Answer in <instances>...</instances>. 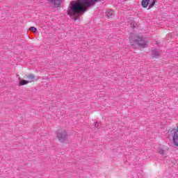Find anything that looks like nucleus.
I'll return each mask as SVG.
<instances>
[{
    "instance_id": "nucleus-1",
    "label": "nucleus",
    "mask_w": 178,
    "mask_h": 178,
    "mask_svg": "<svg viewBox=\"0 0 178 178\" xmlns=\"http://www.w3.org/2000/svg\"><path fill=\"white\" fill-rule=\"evenodd\" d=\"M102 0H74L70 1L67 15L70 17H74V22L79 20V17L87 12V8L93 6L95 2H101Z\"/></svg>"
},
{
    "instance_id": "nucleus-2",
    "label": "nucleus",
    "mask_w": 178,
    "mask_h": 178,
    "mask_svg": "<svg viewBox=\"0 0 178 178\" xmlns=\"http://www.w3.org/2000/svg\"><path fill=\"white\" fill-rule=\"evenodd\" d=\"M129 44L133 48H138L142 47L143 48H147L148 47V41L137 35H131L129 36Z\"/></svg>"
},
{
    "instance_id": "nucleus-3",
    "label": "nucleus",
    "mask_w": 178,
    "mask_h": 178,
    "mask_svg": "<svg viewBox=\"0 0 178 178\" xmlns=\"http://www.w3.org/2000/svg\"><path fill=\"white\" fill-rule=\"evenodd\" d=\"M156 0H142L141 5L143 8H147L148 6V9H151L154 5H155Z\"/></svg>"
},
{
    "instance_id": "nucleus-4",
    "label": "nucleus",
    "mask_w": 178,
    "mask_h": 178,
    "mask_svg": "<svg viewBox=\"0 0 178 178\" xmlns=\"http://www.w3.org/2000/svg\"><path fill=\"white\" fill-rule=\"evenodd\" d=\"M67 134H66V131L63 129H60L57 131L56 137L58 138L59 141H65V139L66 138V136Z\"/></svg>"
},
{
    "instance_id": "nucleus-5",
    "label": "nucleus",
    "mask_w": 178,
    "mask_h": 178,
    "mask_svg": "<svg viewBox=\"0 0 178 178\" xmlns=\"http://www.w3.org/2000/svg\"><path fill=\"white\" fill-rule=\"evenodd\" d=\"M49 3L54 6V8H60L63 1L62 0H48Z\"/></svg>"
},
{
    "instance_id": "nucleus-6",
    "label": "nucleus",
    "mask_w": 178,
    "mask_h": 178,
    "mask_svg": "<svg viewBox=\"0 0 178 178\" xmlns=\"http://www.w3.org/2000/svg\"><path fill=\"white\" fill-rule=\"evenodd\" d=\"M161 55V53L158 50H152V56L153 58H158Z\"/></svg>"
},
{
    "instance_id": "nucleus-7",
    "label": "nucleus",
    "mask_w": 178,
    "mask_h": 178,
    "mask_svg": "<svg viewBox=\"0 0 178 178\" xmlns=\"http://www.w3.org/2000/svg\"><path fill=\"white\" fill-rule=\"evenodd\" d=\"M29 83H33L35 80V76L33 74H29L27 76Z\"/></svg>"
},
{
    "instance_id": "nucleus-8",
    "label": "nucleus",
    "mask_w": 178,
    "mask_h": 178,
    "mask_svg": "<svg viewBox=\"0 0 178 178\" xmlns=\"http://www.w3.org/2000/svg\"><path fill=\"white\" fill-rule=\"evenodd\" d=\"M106 15L108 19H111V17H113V10H107V12L106 13Z\"/></svg>"
},
{
    "instance_id": "nucleus-9",
    "label": "nucleus",
    "mask_w": 178,
    "mask_h": 178,
    "mask_svg": "<svg viewBox=\"0 0 178 178\" xmlns=\"http://www.w3.org/2000/svg\"><path fill=\"white\" fill-rule=\"evenodd\" d=\"M29 81H26V80H22L19 81V85L20 86H26V84H29Z\"/></svg>"
},
{
    "instance_id": "nucleus-10",
    "label": "nucleus",
    "mask_w": 178,
    "mask_h": 178,
    "mask_svg": "<svg viewBox=\"0 0 178 178\" xmlns=\"http://www.w3.org/2000/svg\"><path fill=\"white\" fill-rule=\"evenodd\" d=\"M29 30L31 31H33V33H37V29L35 27H34V26H31L29 28Z\"/></svg>"
},
{
    "instance_id": "nucleus-11",
    "label": "nucleus",
    "mask_w": 178,
    "mask_h": 178,
    "mask_svg": "<svg viewBox=\"0 0 178 178\" xmlns=\"http://www.w3.org/2000/svg\"><path fill=\"white\" fill-rule=\"evenodd\" d=\"M159 153L161 154V155H163V154H165V149H163V148H160L159 149Z\"/></svg>"
},
{
    "instance_id": "nucleus-12",
    "label": "nucleus",
    "mask_w": 178,
    "mask_h": 178,
    "mask_svg": "<svg viewBox=\"0 0 178 178\" xmlns=\"http://www.w3.org/2000/svg\"><path fill=\"white\" fill-rule=\"evenodd\" d=\"M136 22H133L132 23H131V26L136 27Z\"/></svg>"
},
{
    "instance_id": "nucleus-13",
    "label": "nucleus",
    "mask_w": 178,
    "mask_h": 178,
    "mask_svg": "<svg viewBox=\"0 0 178 178\" xmlns=\"http://www.w3.org/2000/svg\"><path fill=\"white\" fill-rule=\"evenodd\" d=\"M95 126L96 127H98V126H99V123L98 122H96V123L95 124Z\"/></svg>"
}]
</instances>
